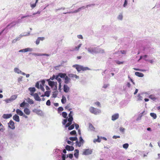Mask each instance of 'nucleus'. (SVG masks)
Instances as JSON below:
<instances>
[{"label":"nucleus","mask_w":160,"mask_h":160,"mask_svg":"<svg viewBox=\"0 0 160 160\" xmlns=\"http://www.w3.org/2000/svg\"><path fill=\"white\" fill-rule=\"evenodd\" d=\"M73 67L75 68L77 71L78 72L81 71V70L84 71L87 70H90V69L88 67H84L82 66L76 64L72 66Z\"/></svg>","instance_id":"obj_1"},{"label":"nucleus","mask_w":160,"mask_h":160,"mask_svg":"<svg viewBox=\"0 0 160 160\" xmlns=\"http://www.w3.org/2000/svg\"><path fill=\"white\" fill-rule=\"evenodd\" d=\"M48 82V85L54 90H56L57 89V83L56 82H54L50 80V79H47Z\"/></svg>","instance_id":"obj_2"},{"label":"nucleus","mask_w":160,"mask_h":160,"mask_svg":"<svg viewBox=\"0 0 160 160\" xmlns=\"http://www.w3.org/2000/svg\"><path fill=\"white\" fill-rule=\"evenodd\" d=\"M88 51V52L93 54L97 53L98 51L97 50V48L96 47H89L88 48H85Z\"/></svg>","instance_id":"obj_3"},{"label":"nucleus","mask_w":160,"mask_h":160,"mask_svg":"<svg viewBox=\"0 0 160 160\" xmlns=\"http://www.w3.org/2000/svg\"><path fill=\"white\" fill-rule=\"evenodd\" d=\"M89 111L91 113L95 115L98 114L101 112V111L100 109L95 108L92 107L90 108Z\"/></svg>","instance_id":"obj_4"},{"label":"nucleus","mask_w":160,"mask_h":160,"mask_svg":"<svg viewBox=\"0 0 160 160\" xmlns=\"http://www.w3.org/2000/svg\"><path fill=\"white\" fill-rule=\"evenodd\" d=\"M86 8L85 6H83L81 7H80L78 8V9L75 10L73 12H64L63 13L66 14V13H77L78 12H79L82 9H84Z\"/></svg>","instance_id":"obj_5"},{"label":"nucleus","mask_w":160,"mask_h":160,"mask_svg":"<svg viewBox=\"0 0 160 160\" xmlns=\"http://www.w3.org/2000/svg\"><path fill=\"white\" fill-rule=\"evenodd\" d=\"M84 142V141L82 138V137L79 138V142H78L77 139V141L76 142V145L78 146L79 147H80L82 145Z\"/></svg>","instance_id":"obj_6"},{"label":"nucleus","mask_w":160,"mask_h":160,"mask_svg":"<svg viewBox=\"0 0 160 160\" xmlns=\"http://www.w3.org/2000/svg\"><path fill=\"white\" fill-rule=\"evenodd\" d=\"M92 150L91 149H84V152H83V155H87L92 154Z\"/></svg>","instance_id":"obj_7"},{"label":"nucleus","mask_w":160,"mask_h":160,"mask_svg":"<svg viewBox=\"0 0 160 160\" xmlns=\"http://www.w3.org/2000/svg\"><path fill=\"white\" fill-rule=\"evenodd\" d=\"M8 127L12 129H14L15 128V126H14V123L13 121L11 120L10 122L8 123Z\"/></svg>","instance_id":"obj_8"},{"label":"nucleus","mask_w":160,"mask_h":160,"mask_svg":"<svg viewBox=\"0 0 160 160\" xmlns=\"http://www.w3.org/2000/svg\"><path fill=\"white\" fill-rule=\"evenodd\" d=\"M33 51V49L32 48H25V49H21L19 51V52H31Z\"/></svg>","instance_id":"obj_9"},{"label":"nucleus","mask_w":160,"mask_h":160,"mask_svg":"<svg viewBox=\"0 0 160 160\" xmlns=\"http://www.w3.org/2000/svg\"><path fill=\"white\" fill-rule=\"evenodd\" d=\"M70 88L67 84H64L63 86V91L66 92L67 93L69 91Z\"/></svg>","instance_id":"obj_10"},{"label":"nucleus","mask_w":160,"mask_h":160,"mask_svg":"<svg viewBox=\"0 0 160 160\" xmlns=\"http://www.w3.org/2000/svg\"><path fill=\"white\" fill-rule=\"evenodd\" d=\"M45 39L44 37H38L36 41V43L37 45H38L40 43V41H42Z\"/></svg>","instance_id":"obj_11"},{"label":"nucleus","mask_w":160,"mask_h":160,"mask_svg":"<svg viewBox=\"0 0 160 160\" xmlns=\"http://www.w3.org/2000/svg\"><path fill=\"white\" fill-rule=\"evenodd\" d=\"M32 112L39 115H41L42 114V112L41 110L36 109H33L32 110Z\"/></svg>","instance_id":"obj_12"},{"label":"nucleus","mask_w":160,"mask_h":160,"mask_svg":"<svg viewBox=\"0 0 160 160\" xmlns=\"http://www.w3.org/2000/svg\"><path fill=\"white\" fill-rule=\"evenodd\" d=\"M119 118V114L116 113L112 115V121H115Z\"/></svg>","instance_id":"obj_13"},{"label":"nucleus","mask_w":160,"mask_h":160,"mask_svg":"<svg viewBox=\"0 0 160 160\" xmlns=\"http://www.w3.org/2000/svg\"><path fill=\"white\" fill-rule=\"evenodd\" d=\"M66 149L68 151H72L74 150V148L72 146H70L67 145L65 147Z\"/></svg>","instance_id":"obj_14"},{"label":"nucleus","mask_w":160,"mask_h":160,"mask_svg":"<svg viewBox=\"0 0 160 160\" xmlns=\"http://www.w3.org/2000/svg\"><path fill=\"white\" fill-rule=\"evenodd\" d=\"M64 83L66 84L70 82L71 81V79L67 76L64 78Z\"/></svg>","instance_id":"obj_15"},{"label":"nucleus","mask_w":160,"mask_h":160,"mask_svg":"<svg viewBox=\"0 0 160 160\" xmlns=\"http://www.w3.org/2000/svg\"><path fill=\"white\" fill-rule=\"evenodd\" d=\"M34 99L35 100L37 101H40L41 100V98H40V97H39L38 94L37 93H35L34 94V96H33Z\"/></svg>","instance_id":"obj_16"},{"label":"nucleus","mask_w":160,"mask_h":160,"mask_svg":"<svg viewBox=\"0 0 160 160\" xmlns=\"http://www.w3.org/2000/svg\"><path fill=\"white\" fill-rule=\"evenodd\" d=\"M13 119L14 120L17 122H19L20 121L19 116L16 114H15L13 116Z\"/></svg>","instance_id":"obj_17"},{"label":"nucleus","mask_w":160,"mask_h":160,"mask_svg":"<svg viewBox=\"0 0 160 160\" xmlns=\"http://www.w3.org/2000/svg\"><path fill=\"white\" fill-rule=\"evenodd\" d=\"M12 116L11 114H4L2 117L3 118L5 119H8L10 118Z\"/></svg>","instance_id":"obj_18"},{"label":"nucleus","mask_w":160,"mask_h":160,"mask_svg":"<svg viewBox=\"0 0 160 160\" xmlns=\"http://www.w3.org/2000/svg\"><path fill=\"white\" fill-rule=\"evenodd\" d=\"M24 112L27 115H29L30 113V111L27 108H25L24 109Z\"/></svg>","instance_id":"obj_19"},{"label":"nucleus","mask_w":160,"mask_h":160,"mask_svg":"<svg viewBox=\"0 0 160 160\" xmlns=\"http://www.w3.org/2000/svg\"><path fill=\"white\" fill-rule=\"evenodd\" d=\"M16 112L20 116H22L23 115V112L19 109H17Z\"/></svg>","instance_id":"obj_20"},{"label":"nucleus","mask_w":160,"mask_h":160,"mask_svg":"<svg viewBox=\"0 0 160 160\" xmlns=\"http://www.w3.org/2000/svg\"><path fill=\"white\" fill-rule=\"evenodd\" d=\"M14 71L15 72L18 74H20L21 73V71L18 68H15L14 69Z\"/></svg>","instance_id":"obj_21"},{"label":"nucleus","mask_w":160,"mask_h":160,"mask_svg":"<svg viewBox=\"0 0 160 160\" xmlns=\"http://www.w3.org/2000/svg\"><path fill=\"white\" fill-rule=\"evenodd\" d=\"M68 76L70 77L75 78L76 79H78L79 78L78 76L74 74H70L68 75Z\"/></svg>","instance_id":"obj_22"},{"label":"nucleus","mask_w":160,"mask_h":160,"mask_svg":"<svg viewBox=\"0 0 160 160\" xmlns=\"http://www.w3.org/2000/svg\"><path fill=\"white\" fill-rule=\"evenodd\" d=\"M135 74L136 76L140 77H142L144 76V74L142 73L138 72H136Z\"/></svg>","instance_id":"obj_23"},{"label":"nucleus","mask_w":160,"mask_h":160,"mask_svg":"<svg viewBox=\"0 0 160 160\" xmlns=\"http://www.w3.org/2000/svg\"><path fill=\"white\" fill-rule=\"evenodd\" d=\"M5 129L4 126L0 123V131L1 132H3L5 130Z\"/></svg>","instance_id":"obj_24"},{"label":"nucleus","mask_w":160,"mask_h":160,"mask_svg":"<svg viewBox=\"0 0 160 160\" xmlns=\"http://www.w3.org/2000/svg\"><path fill=\"white\" fill-rule=\"evenodd\" d=\"M58 76L62 78H65L67 76L66 74L65 73H59L58 74Z\"/></svg>","instance_id":"obj_25"},{"label":"nucleus","mask_w":160,"mask_h":160,"mask_svg":"<svg viewBox=\"0 0 160 160\" xmlns=\"http://www.w3.org/2000/svg\"><path fill=\"white\" fill-rule=\"evenodd\" d=\"M75 153L74 154V156L77 158H78L79 154V150L78 149H76L75 150Z\"/></svg>","instance_id":"obj_26"},{"label":"nucleus","mask_w":160,"mask_h":160,"mask_svg":"<svg viewBox=\"0 0 160 160\" xmlns=\"http://www.w3.org/2000/svg\"><path fill=\"white\" fill-rule=\"evenodd\" d=\"M26 100V101L30 104H33L34 103L33 101L29 98H28Z\"/></svg>","instance_id":"obj_27"},{"label":"nucleus","mask_w":160,"mask_h":160,"mask_svg":"<svg viewBox=\"0 0 160 160\" xmlns=\"http://www.w3.org/2000/svg\"><path fill=\"white\" fill-rule=\"evenodd\" d=\"M16 22L15 21L12 22H11L10 24H8L6 28H6L8 27L10 25H12L11 27H12L14 26L16 24Z\"/></svg>","instance_id":"obj_28"},{"label":"nucleus","mask_w":160,"mask_h":160,"mask_svg":"<svg viewBox=\"0 0 160 160\" xmlns=\"http://www.w3.org/2000/svg\"><path fill=\"white\" fill-rule=\"evenodd\" d=\"M66 102V99L64 96H62L61 99V102L62 104L65 103Z\"/></svg>","instance_id":"obj_29"},{"label":"nucleus","mask_w":160,"mask_h":160,"mask_svg":"<svg viewBox=\"0 0 160 160\" xmlns=\"http://www.w3.org/2000/svg\"><path fill=\"white\" fill-rule=\"evenodd\" d=\"M123 15L122 13H120L118 15L117 17V18L118 20H122L123 19Z\"/></svg>","instance_id":"obj_30"},{"label":"nucleus","mask_w":160,"mask_h":160,"mask_svg":"<svg viewBox=\"0 0 160 160\" xmlns=\"http://www.w3.org/2000/svg\"><path fill=\"white\" fill-rule=\"evenodd\" d=\"M36 0V2H35V3H34V4H32L31 3H30V6H31V7L32 8H33L36 6V3L38 2V0Z\"/></svg>","instance_id":"obj_31"},{"label":"nucleus","mask_w":160,"mask_h":160,"mask_svg":"<svg viewBox=\"0 0 160 160\" xmlns=\"http://www.w3.org/2000/svg\"><path fill=\"white\" fill-rule=\"evenodd\" d=\"M150 115L154 119H155L157 118L156 114L153 112H151L150 113Z\"/></svg>","instance_id":"obj_32"},{"label":"nucleus","mask_w":160,"mask_h":160,"mask_svg":"<svg viewBox=\"0 0 160 160\" xmlns=\"http://www.w3.org/2000/svg\"><path fill=\"white\" fill-rule=\"evenodd\" d=\"M89 128L91 130H92V131H94L95 129L94 127L93 126L92 124L91 123H89Z\"/></svg>","instance_id":"obj_33"},{"label":"nucleus","mask_w":160,"mask_h":160,"mask_svg":"<svg viewBox=\"0 0 160 160\" xmlns=\"http://www.w3.org/2000/svg\"><path fill=\"white\" fill-rule=\"evenodd\" d=\"M69 139L71 141H77L78 138L77 137H70L69 138Z\"/></svg>","instance_id":"obj_34"},{"label":"nucleus","mask_w":160,"mask_h":160,"mask_svg":"<svg viewBox=\"0 0 160 160\" xmlns=\"http://www.w3.org/2000/svg\"><path fill=\"white\" fill-rule=\"evenodd\" d=\"M138 98L137 99V101H141L143 99V98L142 96L141 95V94H138Z\"/></svg>","instance_id":"obj_35"},{"label":"nucleus","mask_w":160,"mask_h":160,"mask_svg":"<svg viewBox=\"0 0 160 160\" xmlns=\"http://www.w3.org/2000/svg\"><path fill=\"white\" fill-rule=\"evenodd\" d=\"M17 97V95H12L11 96V97H10L11 99H12V101H13V100H15Z\"/></svg>","instance_id":"obj_36"},{"label":"nucleus","mask_w":160,"mask_h":160,"mask_svg":"<svg viewBox=\"0 0 160 160\" xmlns=\"http://www.w3.org/2000/svg\"><path fill=\"white\" fill-rule=\"evenodd\" d=\"M99 136H98V138L97 139H94L93 140V142L94 143H95L96 142H101V140H100L99 139Z\"/></svg>","instance_id":"obj_37"},{"label":"nucleus","mask_w":160,"mask_h":160,"mask_svg":"<svg viewBox=\"0 0 160 160\" xmlns=\"http://www.w3.org/2000/svg\"><path fill=\"white\" fill-rule=\"evenodd\" d=\"M97 50L98 51L97 53H103L104 52V50L101 49L100 48H97Z\"/></svg>","instance_id":"obj_38"},{"label":"nucleus","mask_w":160,"mask_h":160,"mask_svg":"<svg viewBox=\"0 0 160 160\" xmlns=\"http://www.w3.org/2000/svg\"><path fill=\"white\" fill-rule=\"evenodd\" d=\"M28 90L30 92H34L36 91V89L35 88H28Z\"/></svg>","instance_id":"obj_39"},{"label":"nucleus","mask_w":160,"mask_h":160,"mask_svg":"<svg viewBox=\"0 0 160 160\" xmlns=\"http://www.w3.org/2000/svg\"><path fill=\"white\" fill-rule=\"evenodd\" d=\"M4 101H5L6 103H8L12 102L11 98L6 99L4 100Z\"/></svg>","instance_id":"obj_40"},{"label":"nucleus","mask_w":160,"mask_h":160,"mask_svg":"<svg viewBox=\"0 0 160 160\" xmlns=\"http://www.w3.org/2000/svg\"><path fill=\"white\" fill-rule=\"evenodd\" d=\"M115 61L117 64L118 65L123 64L124 63L123 62H121L118 60H116Z\"/></svg>","instance_id":"obj_41"},{"label":"nucleus","mask_w":160,"mask_h":160,"mask_svg":"<svg viewBox=\"0 0 160 160\" xmlns=\"http://www.w3.org/2000/svg\"><path fill=\"white\" fill-rule=\"evenodd\" d=\"M50 91H47L45 92L44 93V96H46L47 97H49L50 95Z\"/></svg>","instance_id":"obj_42"},{"label":"nucleus","mask_w":160,"mask_h":160,"mask_svg":"<svg viewBox=\"0 0 160 160\" xmlns=\"http://www.w3.org/2000/svg\"><path fill=\"white\" fill-rule=\"evenodd\" d=\"M128 146L129 144L128 143H125L123 145V148L125 149H127Z\"/></svg>","instance_id":"obj_43"},{"label":"nucleus","mask_w":160,"mask_h":160,"mask_svg":"<svg viewBox=\"0 0 160 160\" xmlns=\"http://www.w3.org/2000/svg\"><path fill=\"white\" fill-rule=\"evenodd\" d=\"M57 94L58 93L57 91H55L53 92L52 95V97L55 98L56 97Z\"/></svg>","instance_id":"obj_44"},{"label":"nucleus","mask_w":160,"mask_h":160,"mask_svg":"<svg viewBox=\"0 0 160 160\" xmlns=\"http://www.w3.org/2000/svg\"><path fill=\"white\" fill-rule=\"evenodd\" d=\"M70 103L68 104V105H67V106H66V107H65V108L66 109H68L69 111H70V110H71L72 109L71 108H70Z\"/></svg>","instance_id":"obj_45"},{"label":"nucleus","mask_w":160,"mask_h":160,"mask_svg":"<svg viewBox=\"0 0 160 160\" xmlns=\"http://www.w3.org/2000/svg\"><path fill=\"white\" fill-rule=\"evenodd\" d=\"M62 115L63 118H66L67 116V113L65 112H62Z\"/></svg>","instance_id":"obj_46"},{"label":"nucleus","mask_w":160,"mask_h":160,"mask_svg":"<svg viewBox=\"0 0 160 160\" xmlns=\"http://www.w3.org/2000/svg\"><path fill=\"white\" fill-rule=\"evenodd\" d=\"M32 54L35 56H41V54L39 53H33Z\"/></svg>","instance_id":"obj_47"},{"label":"nucleus","mask_w":160,"mask_h":160,"mask_svg":"<svg viewBox=\"0 0 160 160\" xmlns=\"http://www.w3.org/2000/svg\"><path fill=\"white\" fill-rule=\"evenodd\" d=\"M25 36V35H20V36L19 37H18V38H16L15 39L16 40V41H17L18 40H19L22 37H23V36Z\"/></svg>","instance_id":"obj_48"},{"label":"nucleus","mask_w":160,"mask_h":160,"mask_svg":"<svg viewBox=\"0 0 160 160\" xmlns=\"http://www.w3.org/2000/svg\"><path fill=\"white\" fill-rule=\"evenodd\" d=\"M149 98H151V99H152L153 100H154L156 99V98L152 95H150L149 96Z\"/></svg>","instance_id":"obj_49"},{"label":"nucleus","mask_w":160,"mask_h":160,"mask_svg":"<svg viewBox=\"0 0 160 160\" xmlns=\"http://www.w3.org/2000/svg\"><path fill=\"white\" fill-rule=\"evenodd\" d=\"M128 1L127 0H125L124 3L123 5V7L124 8L126 7L128 5Z\"/></svg>","instance_id":"obj_50"},{"label":"nucleus","mask_w":160,"mask_h":160,"mask_svg":"<svg viewBox=\"0 0 160 160\" xmlns=\"http://www.w3.org/2000/svg\"><path fill=\"white\" fill-rule=\"evenodd\" d=\"M26 104V103H25V102L24 101L20 104V107H24V106H25Z\"/></svg>","instance_id":"obj_51"},{"label":"nucleus","mask_w":160,"mask_h":160,"mask_svg":"<svg viewBox=\"0 0 160 160\" xmlns=\"http://www.w3.org/2000/svg\"><path fill=\"white\" fill-rule=\"evenodd\" d=\"M74 124H72V125H71V126H69L68 127V129L69 130H71L73 129L74 128Z\"/></svg>","instance_id":"obj_52"},{"label":"nucleus","mask_w":160,"mask_h":160,"mask_svg":"<svg viewBox=\"0 0 160 160\" xmlns=\"http://www.w3.org/2000/svg\"><path fill=\"white\" fill-rule=\"evenodd\" d=\"M43 86H42V85L41 84H40L39 88H40L41 90L44 92L45 89H44V88L43 87Z\"/></svg>","instance_id":"obj_53"},{"label":"nucleus","mask_w":160,"mask_h":160,"mask_svg":"<svg viewBox=\"0 0 160 160\" xmlns=\"http://www.w3.org/2000/svg\"><path fill=\"white\" fill-rule=\"evenodd\" d=\"M73 157V154H69L67 155V157H69L70 159H72Z\"/></svg>","instance_id":"obj_54"},{"label":"nucleus","mask_w":160,"mask_h":160,"mask_svg":"<svg viewBox=\"0 0 160 160\" xmlns=\"http://www.w3.org/2000/svg\"><path fill=\"white\" fill-rule=\"evenodd\" d=\"M82 44H79L77 47H75V49L76 50H78L80 47H81Z\"/></svg>","instance_id":"obj_55"},{"label":"nucleus","mask_w":160,"mask_h":160,"mask_svg":"<svg viewBox=\"0 0 160 160\" xmlns=\"http://www.w3.org/2000/svg\"><path fill=\"white\" fill-rule=\"evenodd\" d=\"M76 133V131L75 130H73L70 132V134L71 135H75Z\"/></svg>","instance_id":"obj_56"},{"label":"nucleus","mask_w":160,"mask_h":160,"mask_svg":"<svg viewBox=\"0 0 160 160\" xmlns=\"http://www.w3.org/2000/svg\"><path fill=\"white\" fill-rule=\"evenodd\" d=\"M73 117H69V118L68 119V121L69 122H72L73 121Z\"/></svg>","instance_id":"obj_57"},{"label":"nucleus","mask_w":160,"mask_h":160,"mask_svg":"<svg viewBox=\"0 0 160 160\" xmlns=\"http://www.w3.org/2000/svg\"><path fill=\"white\" fill-rule=\"evenodd\" d=\"M72 123V122H69L66 125L65 127L66 128L68 127H69V126Z\"/></svg>","instance_id":"obj_58"},{"label":"nucleus","mask_w":160,"mask_h":160,"mask_svg":"<svg viewBox=\"0 0 160 160\" xmlns=\"http://www.w3.org/2000/svg\"><path fill=\"white\" fill-rule=\"evenodd\" d=\"M67 143L68 144L71 145H73L74 144V143L73 142H71V141L69 140L67 141Z\"/></svg>","instance_id":"obj_59"},{"label":"nucleus","mask_w":160,"mask_h":160,"mask_svg":"<svg viewBox=\"0 0 160 160\" xmlns=\"http://www.w3.org/2000/svg\"><path fill=\"white\" fill-rule=\"evenodd\" d=\"M39 82H37L35 86L36 88H39Z\"/></svg>","instance_id":"obj_60"},{"label":"nucleus","mask_w":160,"mask_h":160,"mask_svg":"<svg viewBox=\"0 0 160 160\" xmlns=\"http://www.w3.org/2000/svg\"><path fill=\"white\" fill-rule=\"evenodd\" d=\"M58 111L59 112L62 111L63 110V108L61 107H59L58 108Z\"/></svg>","instance_id":"obj_61"},{"label":"nucleus","mask_w":160,"mask_h":160,"mask_svg":"<svg viewBox=\"0 0 160 160\" xmlns=\"http://www.w3.org/2000/svg\"><path fill=\"white\" fill-rule=\"evenodd\" d=\"M46 104L48 106H50V105L51 102L49 100H48L47 101Z\"/></svg>","instance_id":"obj_62"},{"label":"nucleus","mask_w":160,"mask_h":160,"mask_svg":"<svg viewBox=\"0 0 160 160\" xmlns=\"http://www.w3.org/2000/svg\"><path fill=\"white\" fill-rule=\"evenodd\" d=\"M22 77H20L18 78V82H20L22 80Z\"/></svg>","instance_id":"obj_63"},{"label":"nucleus","mask_w":160,"mask_h":160,"mask_svg":"<svg viewBox=\"0 0 160 160\" xmlns=\"http://www.w3.org/2000/svg\"><path fill=\"white\" fill-rule=\"evenodd\" d=\"M109 86V84H104L102 87L104 88H106Z\"/></svg>","instance_id":"obj_64"}]
</instances>
